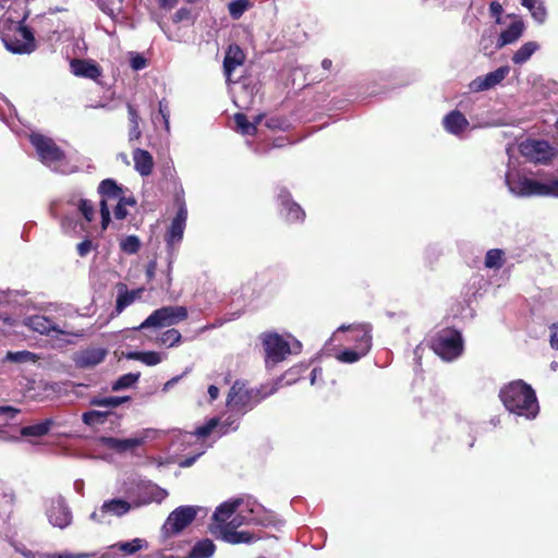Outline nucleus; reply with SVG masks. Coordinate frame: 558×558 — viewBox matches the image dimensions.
<instances>
[{"label":"nucleus","instance_id":"f257e3e1","mask_svg":"<svg viewBox=\"0 0 558 558\" xmlns=\"http://www.w3.org/2000/svg\"><path fill=\"white\" fill-rule=\"evenodd\" d=\"M209 531L218 539L231 545L250 544L254 535L247 531H238L243 525L270 524L269 512L251 496L233 498L220 504L213 513Z\"/></svg>","mask_w":558,"mask_h":558},{"label":"nucleus","instance_id":"f03ea898","mask_svg":"<svg viewBox=\"0 0 558 558\" xmlns=\"http://www.w3.org/2000/svg\"><path fill=\"white\" fill-rule=\"evenodd\" d=\"M504 407L512 414L526 420H534L539 405L534 389L522 379L505 385L499 391Z\"/></svg>","mask_w":558,"mask_h":558},{"label":"nucleus","instance_id":"7ed1b4c3","mask_svg":"<svg viewBox=\"0 0 558 558\" xmlns=\"http://www.w3.org/2000/svg\"><path fill=\"white\" fill-rule=\"evenodd\" d=\"M278 387L276 384L271 385L269 390L262 389H248L246 384L241 380H236L227 398V408L230 411H236L240 414H245L255 408L262 400L274 395Z\"/></svg>","mask_w":558,"mask_h":558},{"label":"nucleus","instance_id":"20e7f679","mask_svg":"<svg viewBox=\"0 0 558 558\" xmlns=\"http://www.w3.org/2000/svg\"><path fill=\"white\" fill-rule=\"evenodd\" d=\"M31 143L36 149L39 160L54 172L69 173L72 168L69 166L64 153L49 137L41 134H32Z\"/></svg>","mask_w":558,"mask_h":558},{"label":"nucleus","instance_id":"39448f33","mask_svg":"<svg viewBox=\"0 0 558 558\" xmlns=\"http://www.w3.org/2000/svg\"><path fill=\"white\" fill-rule=\"evenodd\" d=\"M349 331L348 340L354 341V349H347L338 355V360L343 363H354L366 355L372 347V327L369 324H360L353 326H340L339 331Z\"/></svg>","mask_w":558,"mask_h":558},{"label":"nucleus","instance_id":"423d86ee","mask_svg":"<svg viewBox=\"0 0 558 558\" xmlns=\"http://www.w3.org/2000/svg\"><path fill=\"white\" fill-rule=\"evenodd\" d=\"M187 209L183 201H178V211L172 219L166 233V244L168 254L167 279L171 282L172 266L177 256L178 245L181 243L186 226Z\"/></svg>","mask_w":558,"mask_h":558},{"label":"nucleus","instance_id":"0eeeda50","mask_svg":"<svg viewBox=\"0 0 558 558\" xmlns=\"http://www.w3.org/2000/svg\"><path fill=\"white\" fill-rule=\"evenodd\" d=\"M430 348L441 360L451 362L463 352L462 335L456 329H442L432 338Z\"/></svg>","mask_w":558,"mask_h":558},{"label":"nucleus","instance_id":"6e6552de","mask_svg":"<svg viewBox=\"0 0 558 558\" xmlns=\"http://www.w3.org/2000/svg\"><path fill=\"white\" fill-rule=\"evenodd\" d=\"M187 317L185 306H163L154 311L136 329L173 326Z\"/></svg>","mask_w":558,"mask_h":558},{"label":"nucleus","instance_id":"1a4fd4ad","mask_svg":"<svg viewBox=\"0 0 558 558\" xmlns=\"http://www.w3.org/2000/svg\"><path fill=\"white\" fill-rule=\"evenodd\" d=\"M202 510L203 508L197 506H180L175 508L162 525L161 533L163 537L168 538L181 533L195 520L197 513Z\"/></svg>","mask_w":558,"mask_h":558},{"label":"nucleus","instance_id":"9d476101","mask_svg":"<svg viewBox=\"0 0 558 558\" xmlns=\"http://www.w3.org/2000/svg\"><path fill=\"white\" fill-rule=\"evenodd\" d=\"M156 435L155 429H144L130 438H116L101 436L98 438V445L117 453L133 452L137 447L144 445L146 440L153 439Z\"/></svg>","mask_w":558,"mask_h":558},{"label":"nucleus","instance_id":"9b49d317","mask_svg":"<svg viewBox=\"0 0 558 558\" xmlns=\"http://www.w3.org/2000/svg\"><path fill=\"white\" fill-rule=\"evenodd\" d=\"M5 48L13 53H29L35 48V39L32 32L22 23L14 25L11 33L1 37Z\"/></svg>","mask_w":558,"mask_h":558},{"label":"nucleus","instance_id":"f8f14e48","mask_svg":"<svg viewBox=\"0 0 558 558\" xmlns=\"http://www.w3.org/2000/svg\"><path fill=\"white\" fill-rule=\"evenodd\" d=\"M46 517L48 522L60 530L72 524L73 515L65 499L61 496L52 497L46 502Z\"/></svg>","mask_w":558,"mask_h":558},{"label":"nucleus","instance_id":"ddd939ff","mask_svg":"<svg viewBox=\"0 0 558 558\" xmlns=\"http://www.w3.org/2000/svg\"><path fill=\"white\" fill-rule=\"evenodd\" d=\"M100 194V217L101 229L106 230L110 222V205L109 202L117 201L122 197L123 190L112 179L102 180L98 186Z\"/></svg>","mask_w":558,"mask_h":558},{"label":"nucleus","instance_id":"4468645a","mask_svg":"<svg viewBox=\"0 0 558 558\" xmlns=\"http://www.w3.org/2000/svg\"><path fill=\"white\" fill-rule=\"evenodd\" d=\"M133 505L121 498L105 500L102 505L93 511L89 519L98 524L108 523L112 517L120 518L131 511Z\"/></svg>","mask_w":558,"mask_h":558},{"label":"nucleus","instance_id":"2eb2a0df","mask_svg":"<svg viewBox=\"0 0 558 558\" xmlns=\"http://www.w3.org/2000/svg\"><path fill=\"white\" fill-rule=\"evenodd\" d=\"M506 184L510 193L515 196H541L542 182L521 177L512 170L506 174Z\"/></svg>","mask_w":558,"mask_h":558},{"label":"nucleus","instance_id":"dca6fc26","mask_svg":"<svg viewBox=\"0 0 558 558\" xmlns=\"http://www.w3.org/2000/svg\"><path fill=\"white\" fill-rule=\"evenodd\" d=\"M520 151L530 160L541 163H547L556 155L555 148L542 140H529L521 143Z\"/></svg>","mask_w":558,"mask_h":558},{"label":"nucleus","instance_id":"f3484780","mask_svg":"<svg viewBox=\"0 0 558 558\" xmlns=\"http://www.w3.org/2000/svg\"><path fill=\"white\" fill-rule=\"evenodd\" d=\"M263 344L267 364L281 362L291 353L290 344L278 333L264 335Z\"/></svg>","mask_w":558,"mask_h":558},{"label":"nucleus","instance_id":"a211bd4d","mask_svg":"<svg viewBox=\"0 0 558 558\" xmlns=\"http://www.w3.org/2000/svg\"><path fill=\"white\" fill-rule=\"evenodd\" d=\"M25 326L31 328L32 330L39 332L41 335L50 336L52 333L56 335H69L74 337H82L84 335L83 331H71L65 328H61L49 317L44 315H33L25 319Z\"/></svg>","mask_w":558,"mask_h":558},{"label":"nucleus","instance_id":"6ab92c4d","mask_svg":"<svg viewBox=\"0 0 558 558\" xmlns=\"http://www.w3.org/2000/svg\"><path fill=\"white\" fill-rule=\"evenodd\" d=\"M509 71L508 66H500L486 75L477 76L470 82L469 89L472 93H480L494 88L506 78Z\"/></svg>","mask_w":558,"mask_h":558},{"label":"nucleus","instance_id":"aec40b11","mask_svg":"<svg viewBox=\"0 0 558 558\" xmlns=\"http://www.w3.org/2000/svg\"><path fill=\"white\" fill-rule=\"evenodd\" d=\"M277 201L280 206V214L290 222L302 221L305 213L302 207L291 199L289 191L279 189Z\"/></svg>","mask_w":558,"mask_h":558},{"label":"nucleus","instance_id":"412c9836","mask_svg":"<svg viewBox=\"0 0 558 558\" xmlns=\"http://www.w3.org/2000/svg\"><path fill=\"white\" fill-rule=\"evenodd\" d=\"M106 356V349L92 347L76 352L73 356V361L80 368H92L100 364Z\"/></svg>","mask_w":558,"mask_h":558},{"label":"nucleus","instance_id":"4be33fe9","mask_svg":"<svg viewBox=\"0 0 558 558\" xmlns=\"http://www.w3.org/2000/svg\"><path fill=\"white\" fill-rule=\"evenodd\" d=\"M442 126L449 134L461 137L470 123L462 112L452 110L444 117Z\"/></svg>","mask_w":558,"mask_h":558},{"label":"nucleus","instance_id":"5701e85b","mask_svg":"<svg viewBox=\"0 0 558 558\" xmlns=\"http://www.w3.org/2000/svg\"><path fill=\"white\" fill-rule=\"evenodd\" d=\"M71 71L75 76L97 81L101 76L100 66L92 60L74 59L71 61Z\"/></svg>","mask_w":558,"mask_h":558},{"label":"nucleus","instance_id":"b1692460","mask_svg":"<svg viewBox=\"0 0 558 558\" xmlns=\"http://www.w3.org/2000/svg\"><path fill=\"white\" fill-rule=\"evenodd\" d=\"M244 60L245 54L238 45L229 46L223 59V73L227 78V82L231 81L233 71L238 66L242 65L244 63Z\"/></svg>","mask_w":558,"mask_h":558},{"label":"nucleus","instance_id":"393cba45","mask_svg":"<svg viewBox=\"0 0 558 558\" xmlns=\"http://www.w3.org/2000/svg\"><path fill=\"white\" fill-rule=\"evenodd\" d=\"M525 29V25L521 19L515 17V20L504 31L501 32L496 48L500 49L506 45H510L515 43L522 35Z\"/></svg>","mask_w":558,"mask_h":558},{"label":"nucleus","instance_id":"a878e982","mask_svg":"<svg viewBox=\"0 0 558 558\" xmlns=\"http://www.w3.org/2000/svg\"><path fill=\"white\" fill-rule=\"evenodd\" d=\"M143 292V288L129 291L126 287L122 284L118 290L116 312L119 314L122 313L128 306H130L137 299H140Z\"/></svg>","mask_w":558,"mask_h":558},{"label":"nucleus","instance_id":"bb28decb","mask_svg":"<svg viewBox=\"0 0 558 558\" xmlns=\"http://www.w3.org/2000/svg\"><path fill=\"white\" fill-rule=\"evenodd\" d=\"M133 160L135 170L142 175H149L153 171V156L144 149L136 148L133 151Z\"/></svg>","mask_w":558,"mask_h":558},{"label":"nucleus","instance_id":"cd10ccee","mask_svg":"<svg viewBox=\"0 0 558 558\" xmlns=\"http://www.w3.org/2000/svg\"><path fill=\"white\" fill-rule=\"evenodd\" d=\"M216 551V545L209 538H204L194 544L189 558H211Z\"/></svg>","mask_w":558,"mask_h":558},{"label":"nucleus","instance_id":"c85d7f7f","mask_svg":"<svg viewBox=\"0 0 558 558\" xmlns=\"http://www.w3.org/2000/svg\"><path fill=\"white\" fill-rule=\"evenodd\" d=\"M53 424H54V422L52 418H46L40 423L22 427L21 435L26 438L43 437L50 432Z\"/></svg>","mask_w":558,"mask_h":558},{"label":"nucleus","instance_id":"c756f323","mask_svg":"<svg viewBox=\"0 0 558 558\" xmlns=\"http://www.w3.org/2000/svg\"><path fill=\"white\" fill-rule=\"evenodd\" d=\"M244 414L228 409L227 416L223 421L219 420L218 438L239 428L240 420Z\"/></svg>","mask_w":558,"mask_h":558},{"label":"nucleus","instance_id":"7c9ffc66","mask_svg":"<svg viewBox=\"0 0 558 558\" xmlns=\"http://www.w3.org/2000/svg\"><path fill=\"white\" fill-rule=\"evenodd\" d=\"M544 1L545 0H521L522 5L530 11L532 17L538 24H543L547 17Z\"/></svg>","mask_w":558,"mask_h":558},{"label":"nucleus","instance_id":"2f4dec72","mask_svg":"<svg viewBox=\"0 0 558 558\" xmlns=\"http://www.w3.org/2000/svg\"><path fill=\"white\" fill-rule=\"evenodd\" d=\"M148 547V543L144 538H133L128 542H118L116 543V548L120 549V553L123 557L132 556L142 549H146Z\"/></svg>","mask_w":558,"mask_h":558},{"label":"nucleus","instance_id":"473e14b6","mask_svg":"<svg viewBox=\"0 0 558 558\" xmlns=\"http://www.w3.org/2000/svg\"><path fill=\"white\" fill-rule=\"evenodd\" d=\"M539 45L536 41H527L522 45L512 56V61L514 64H523L525 63L533 53L538 50Z\"/></svg>","mask_w":558,"mask_h":558},{"label":"nucleus","instance_id":"72a5a7b5","mask_svg":"<svg viewBox=\"0 0 558 558\" xmlns=\"http://www.w3.org/2000/svg\"><path fill=\"white\" fill-rule=\"evenodd\" d=\"M130 397H96L90 400V404L94 407L114 409L120 407L122 403L130 401Z\"/></svg>","mask_w":558,"mask_h":558},{"label":"nucleus","instance_id":"f704fd0d","mask_svg":"<svg viewBox=\"0 0 558 558\" xmlns=\"http://www.w3.org/2000/svg\"><path fill=\"white\" fill-rule=\"evenodd\" d=\"M218 425L219 418L211 417L204 425L198 426L191 435H194L199 439H204L211 434H215L216 437H218Z\"/></svg>","mask_w":558,"mask_h":558},{"label":"nucleus","instance_id":"c9c22d12","mask_svg":"<svg viewBox=\"0 0 558 558\" xmlns=\"http://www.w3.org/2000/svg\"><path fill=\"white\" fill-rule=\"evenodd\" d=\"M129 120H130V131H129V140L134 141L138 140L142 135L140 130V117L136 109L132 105H128Z\"/></svg>","mask_w":558,"mask_h":558},{"label":"nucleus","instance_id":"e433bc0d","mask_svg":"<svg viewBox=\"0 0 558 558\" xmlns=\"http://www.w3.org/2000/svg\"><path fill=\"white\" fill-rule=\"evenodd\" d=\"M504 251L493 248L487 251L485 255V266L489 269H499L504 265Z\"/></svg>","mask_w":558,"mask_h":558},{"label":"nucleus","instance_id":"4c0bfd02","mask_svg":"<svg viewBox=\"0 0 558 558\" xmlns=\"http://www.w3.org/2000/svg\"><path fill=\"white\" fill-rule=\"evenodd\" d=\"M141 374L140 373H128L122 376H120L113 384H112V390L113 391H120L126 388L132 387L138 379Z\"/></svg>","mask_w":558,"mask_h":558},{"label":"nucleus","instance_id":"58836bf2","mask_svg":"<svg viewBox=\"0 0 558 558\" xmlns=\"http://www.w3.org/2000/svg\"><path fill=\"white\" fill-rule=\"evenodd\" d=\"M234 122L236 124L238 131L243 135H254L256 133L255 123H252L247 120L246 116L243 113L234 114Z\"/></svg>","mask_w":558,"mask_h":558},{"label":"nucleus","instance_id":"ea45409f","mask_svg":"<svg viewBox=\"0 0 558 558\" xmlns=\"http://www.w3.org/2000/svg\"><path fill=\"white\" fill-rule=\"evenodd\" d=\"M109 412L106 411H88L82 416L83 422L88 426H96L106 422Z\"/></svg>","mask_w":558,"mask_h":558},{"label":"nucleus","instance_id":"a19ab883","mask_svg":"<svg viewBox=\"0 0 558 558\" xmlns=\"http://www.w3.org/2000/svg\"><path fill=\"white\" fill-rule=\"evenodd\" d=\"M253 89H248L245 85L241 86V90L236 93L234 102L240 108H248L254 102L252 95Z\"/></svg>","mask_w":558,"mask_h":558},{"label":"nucleus","instance_id":"79ce46f5","mask_svg":"<svg viewBox=\"0 0 558 558\" xmlns=\"http://www.w3.org/2000/svg\"><path fill=\"white\" fill-rule=\"evenodd\" d=\"M5 359L14 363L36 362L37 356L29 351L8 352Z\"/></svg>","mask_w":558,"mask_h":558},{"label":"nucleus","instance_id":"37998d69","mask_svg":"<svg viewBox=\"0 0 558 558\" xmlns=\"http://www.w3.org/2000/svg\"><path fill=\"white\" fill-rule=\"evenodd\" d=\"M181 338V333L177 329H169L160 336L158 343L171 348L180 343Z\"/></svg>","mask_w":558,"mask_h":558},{"label":"nucleus","instance_id":"c03bdc74","mask_svg":"<svg viewBox=\"0 0 558 558\" xmlns=\"http://www.w3.org/2000/svg\"><path fill=\"white\" fill-rule=\"evenodd\" d=\"M73 205L77 206V209L83 215V217L86 219V221H92L95 215V209L93 204L85 199L80 197L77 202L72 201Z\"/></svg>","mask_w":558,"mask_h":558},{"label":"nucleus","instance_id":"a18cd8bd","mask_svg":"<svg viewBox=\"0 0 558 558\" xmlns=\"http://www.w3.org/2000/svg\"><path fill=\"white\" fill-rule=\"evenodd\" d=\"M73 205L77 206V209L83 215V217L86 219V221H92L95 215V209L93 204L85 199L80 197L77 202L72 201Z\"/></svg>","mask_w":558,"mask_h":558},{"label":"nucleus","instance_id":"49530a36","mask_svg":"<svg viewBox=\"0 0 558 558\" xmlns=\"http://www.w3.org/2000/svg\"><path fill=\"white\" fill-rule=\"evenodd\" d=\"M121 250L128 254H135L141 246L140 239L136 235H128L120 243Z\"/></svg>","mask_w":558,"mask_h":558},{"label":"nucleus","instance_id":"de8ad7c7","mask_svg":"<svg viewBox=\"0 0 558 558\" xmlns=\"http://www.w3.org/2000/svg\"><path fill=\"white\" fill-rule=\"evenodd\" d=\"M248 8L247 0H233L229 3V13L234 19H240Z\"/></svg>","mask_w":558,"mask_h":558},{"label":"nucleus","instance_id":"09e8293b","mask_svg":"<svg viewBox=\"0 0 558 558\" xmlns=\"http://www.w3.org/2000/svg\"><path fill=\"white\" fill-rule=\"evenodd\" d=\"M163 359H166V354L155 351H146L143 352L141 362L147 366H155L161 363Z\"/></svg>","mask_w":558,"mask_h":558},{"label":"nucleus","instance_id":"8fccbe9b","mask_svg":"<svg viewBox=\"0 0 558 558\" xmlns=\"http://www.w3.org/2000/svg\"><path fill=\"white\" fill-rule=\"evenodd\" d=\"M93 556V554H71L69 551H63L59 554H47V553H36L35 558H87Z\"/></svg>","mask_w":558,"mask_h":558},{"label":"nucleus","instance_id":"3c124183","mask_svg":"<svg viewBox=\"0 0 558 558\" xmlns=\"http://www.w3.org/2000/svg\"><path fill=\"white\" fill-rule=\"evenodd\" d=\"M541 196H553L558 198V178L548 182H542Z\"/></svg>","mask_w":558,"mask_h":558},{"label":"nucleus","instance_id":"603ef678","mask_svg":"<svg viewBox=\"0 0 558 558\" xmlns=\"http://www.w3.org/2000/svg\"><path fill=\"white\" fill-rule=\"evenodd\" d=\"M92 554H93V556H90V558H122L120 549L116 548V544L107 547L106 550L100 554H98V553H92ZM87 558H89V557H87Z\"/></svg>","mask_w":558,"mask_h":558},{"label":"nucleus","instance_id":"864d4df0","mask_svg":"<svg viewBox=\"0 0 558 558\" xmlns=\"http://www.w3.org/2000/svg\"><path fill=\"white\" fill-rule=\"evenodd\" d=\"M93 248H96V247L93 245V242L89 239H85L84 241L78 243L76 246L77 254L81 257L87 256Z\"/></svg>","mask_w":558,"mask_h":558},{"label":"nucleus","instance_id":"5fc2aeb1","mask_svg":"<svg viewBox=\"0 0 558 558\" xmlns=\"http://www.w3.org/2000/svg\"><path fill=\"white\" fill-rule=\"evenodd\" d=\"M504 9H502V5L497 2V1H493L489 5V12H490V16L492 17H495V21L497 24H500L501 23V13H502Z\"/></svg>","mask_w":558,"mask_h":558},{"label":"nucleus","instance_id":"6e6d98bb","mask_svg":"<svg viewBox=\"0 0 558 558\" xmlns=\"http://www.w3.org/2000/svg\"><path fill=\"white\" fill-rule=\"evenodd\" d=\"M116 202H117V204H116L114 210H113L114 217L118 220H122L128 216L126 207L124 206L122 197L117 199Z\"/></svg>","mask_w":558,"mask_h":558},{"label":"nucleus","instance_id":"4d7b16f0","mask_svg":"<svg viewBox=\"0 0 558 558\" xmlns=\"http://www.w3.org/2000/svg\"><path fill=\"white\" fill-rule=\"evenodd\" d=\"M159 113L162 117L166 130L169 131V128H170V125H169L170 111H169L168 104H167L166 100H160L159 101Z\"/></svg>","mask_w":558,"mask_h":558},{"label":"nucleus","instance_id":"13d9d810","mask_svg":"<svg viewBox=\"0 0 558 558\" xmlns=\"http://www.w3.org/2000/svg\"><path fill=\"white\" fill-rule=\"evenodd\" d=\"M150 499L148 501L160 502L167 497V492L158 486H153L150 488Z\"/></svg>","mask_w":558,"mask_h":558},{"label":"nucleus","instance_id":"bf43d9fd","mask_svg":"<svg viewBox=\"0 0 558 558\" xmlns=\"http://www.w3.org/2000/svg\"><path fill=\"white\" fill-rule=\"evenodd\" d=\"M20 410L10 405H0V416H3L8 420H13Z\"/></svg>","mask_w":558,"mask_h":558},{"label":"nucleus","instance_id":"052dcab7","mask_svg":"<svg viewBox=\"0 0 558 558\" xmlns=\"http://www.w3.org/2000/svg\"><path fill=\"white\" fill-rule=\"evenodd\" d=\"M131 66L135 71L142 70L146 66V59L141 54H135L131 58Z\"/></svg>","mask_w":558,"mask_h":558},{"label":"nucleus","instance_id":"680f3d73","mask_svg":"<svg viewBox=\"0 0 558 558\" xmlns=\"http://www.w3.org/2000/svg\"><path fill=\"white\" fill-rule=\"evenodd\" d=\"M190 17H191L190 10L182 8L174 13L172 20L174 23H180V22L190 20Z\"/></svg>","mask_w":558,"mask_h":558},{"label":"nucleus","instance_id":"e2e57ef3","mask_svg":"<svg viewBox=\"0 0 558 558\" xmlns=\"http://www.w3.org/2000/svg\"><path fill=\"white\" fill-rule=\"evenodd\" d=\"M550 347L558 350V323L550 326Z\"/></svg>","mask_w":558,"mask_h":558},{"label":"nucleus","instance_id":"0e129e2a","mask_svg":"<svg viewBox=\"0 0 558 558\" xmlns=\"http://www.w3.org/2000/svg\"><path fill=\"white\" fill-rule=\"evenodd\" d=\"M15 550L20 553L24 558H35L37 551L27 549L24 545H15Z\"/></svg>","mask_w":558,"mask_h":558},{"label":"nucleus","instance_id":"69168bd1","mask_svg":"<svg viewBox=\"0 0 558 558\" xmlns=\"http://www.w3.org/2000/svg\"><path fill=\"white\" fill-rule=\"evenodd\" d=\"M492 44H493V40H492L490 36H488V37L483 36L482 37L480 45H481V49L484 51L485 54H489V53L493 52L492 50H489Z\"/></svg>","mask_w":558,"mask_h":558},{"label":"nucleus","instance_id":"338daca9","mask_svg":"<svg viewBox=\"0 0 558 558\" xmlns=\"http://www.w3.org/2000/svg\"><path fill=\"white\" fill-rule=\"evenodd\" d=\"M203 453H204V451H202V452L197 453L196 456L187 457V458H185V459L181 460V461L179 462V465H180L181 468H190V466H192V465L195 463V461L197 460V458H198L199 456H202Z\"/></svg>","mask_w":558,"mask_h":558},{"label":"nucleus","instance_id":"774afa93","mask_svg":"<svg viewBox=\"0 0 558 558\" xmlns=\"http://www.w3.org/2000/svg\"><path fill=\"white\" fill-rule=\"evenodd\" d=\"M323 371L319 367H314L311 372V385H316L318 379L322 378Z\"/></svg>","mask_w":558,"mask_h":558}]
</instances>
